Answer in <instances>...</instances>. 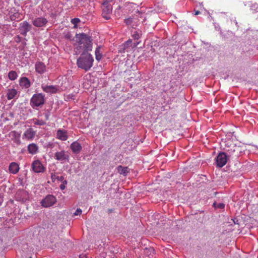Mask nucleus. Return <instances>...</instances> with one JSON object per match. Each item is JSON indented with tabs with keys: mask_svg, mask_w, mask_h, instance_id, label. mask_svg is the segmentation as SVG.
<instances>
[{
	"mask_svg": "<svg viewBox=\"0 0 258 258\" xmlns=\"http://www.w3.org/2000/svg\"><path fill=\"white\" fill-rule=\"evenodd\" d=\"M93 61L94 58L92 55L84 51L77 59V64L79 68L87 71L93 66Z\"/></svg>",
	"mask_w": 258,
	"mask_h": 258,
	"instance_id": "1",
	"label": "nucleus"
},
{
	"mask_svg": "<svg viewBox=\"0 0 258 258\" xmlns=\"http://www.w3.org/2000/svg\"><path fill=\"white\" fill-rule=\"evenodd\" d=\"M77 42L78 43V47L84 52H88L92 50V40L88 35L82 33L76 35Z\"/></svg>",
	"mask_w": 258,
	"mask_h": 258,
	"instance_id": "2",
	"label": "nucleus"
},
{
	"mask_svg": "<svg viewBox=\"0 0 258 258\" xmlns=\"http://www.w3.org/2000/svg\"><path fill=\"white\" fill-rule=\"evenodd\" d=\"M44 95L41 93L35 94L31 99L30 103L32 107H38L44 103Z\"/></svg>",
	"mask_w": 258,
	"mask_h": 258,
	"instance_id": "3",
	"label": "nucleus"
},
{
	"mask_svg": "<svg viewBox=\"0 0 258 258\" xmlns=\"http://www.w3.org/2000/svg\"><path fill=\"white\" fill-rule=\"evenodd\" d=\"M54 159L63 163L64 161H69L70 156L67 152L64 150L56 152L54 156Z\"/></svg>",
	"mask_w": 258,
	"mask_h": 258,
	"instance_id": "4",
	"label": "nucleus"
},
{
	"mask_svg": "<svg viewBox=\"0 0 258 258\" xmlns=\"http://www.w3.org/2000/svg\"><path fill=\"white\" fill-rule=\"evenodd\" d=\"M56 201V198L54 196L48 195L41 201V204L44 207H49L53 206Z\"/></svg>",
	"mask_w": 258,
	"mask_h": 258,
	"instance_id": "5",
	"label": "nucleus"
},
{
	"mask_svg": "<svg viewBox=\"0 0 258 258\" xmlns=\"http://www.w3.org/2000/svg\"><path fill=\"white\" fill-rule=\"evenodd\" d=\"M102 5V16L106 20H109L110 18V15L112 13V7L111 5H108V3L105 4L104 1H103Z\"/></svg>",
	"mask_w": 258,
	"mask_h": 258,
	"instance_id": "6",
	"label": "nucleus"
},
{
	"mask_svg": "<svg viewBox=\"0 0 258 258\" xmlns=\"http://www.w3.org/2000/svg\"><path fill=\"white\" fill-rule=\"evenodd\" d=\"M226 151L227 156L237 157L240 153L239 147L234 144L228 147L227 149H226Z\"/></svg>",
	"mask_w": 258,
	"mask_h": 258,
	"instance_id": "7",
	"label": "nucleus"
},
{
	"mask_svg": "<svg viewBox=\"0 0 258 258\" xmlns=\"http://www.w3.org/2000/svg\"><path fill=\"white\" fill-rule=\"evenodd\" d=\"M33 171L35 173H43L45 171V167L41 162L38 160H34L31 165Z\"/></svg>",
	"mask_w": 258,
	"mask_h": 258,
	"instance_id": "8",
	"label": "nucleus"
},
{
	"mask_svg": "<svg viewBox=\"0 0 258 258\" xmlns=\"http://www.w3.org/2000/svg\"><path fill=\"white\" fill-rule=\"evenodd\" d=\"M227 155L225 153H220L216 158V163L218 166L222 167L227 163Z\"/></svg>",
	"mask_w": 258,
	"mask_h": 258,
	"instance_id": "9",
	"label": "nucleus"
},
{
	"mask_svg": "<svg viewBox=\"0 0 258 258\" xmlns=\"http://www.w3.org/2000/svg\"><path fill=\"white\" fill-rule=\"evenodd\" d=\"M36 135V131L31 127L26 130L23 134V139L28 141H32L34 139Z\"/></svg>",
	"mask_w": 258,
	"mask_h": 258,
	"instance_id": "10",
	"label": "nucleus"
},
{
	"mask_svg": "<svg viewBox=\"0 0 258 258\" xmlns=\"http://www.w3.org/2000/svg\"><path fill=\"white\" fill-rule=\"evenodd\" d=\"M31 25L26 21H24L20 24V32L21 34L26 36L27 33L31 29Z\"/></svg>",
	"mask_w": 258,
	"mask_h": 258,
	"instance_id": "11",
	"label": "nucleus"
},
{
	"mask_svg": "<svg viewBox=\"0 0 258 258\" xmlns=\"http://www.w3.org/2000/svg\"><path fill=\"white\" fill-rule=\"evenodd\" d=\"M9 137L17 145H19L21 144L20 134L18 132L15 131H12L9 133Z\"/></svg>",
	"mask_w": 258,
	"mask_h": 258,
	"instance_id": "12",
	"label": "nucleus"
},
{
	"mask_svg": "<svg viewBox=\"0 0 258 258\" xmlns=\"http://www.w3.org/2000/svg\"><path fill=\"white\" fill-rule=\"evenodd\" d=\"M42 89L43 91L47 93H55L58 90L56 86L53 85H42Z\"/></svg>",
	"mask_w": 258,
	"mask_h": 258,
	"instance_id": "13",
	"label": "nucleus"
},
{
	"mask_svg": "<svg viewBox=\"0 0 258 258\" xmlns=\"http://www.w3.org/2000/svg\"><path fill=\"white\" fill-rule=\"evenodd\" d=\"M47 23L46 19L42 17H39L35 19L33 21V24L36 27H43Z\"/></svg>",
	"mask_w": 258,
	"mask_h": 258,
	"instance_id": "14",
	"label": "nucleus"
},
{
	"mask_svg": "<svg viewBox=\"0 0 258 258\" xmlns=\"http://www.w3.org/2000/svg\"><path fill=\"white\" fill-rule=\"evenodd\" d=\"M70 148L74 153L78 154L82 150V147L79 142L75 141L71 144Z\"/></svg>",
	"mask_w": 258,
	"mask_h": 258,
	"instance_id": "15",
	"label": "nucleus"
},
{
	"mask_svg": "<svg viewBox=\"0 0 258 258\" xmlns=\"http://www.w3.org/2000/svg\"><path fill=\"white\" fill-rule=\"evenodd\" d=\"M56 137L58 139L60 140L61 141H66L68 138L67 131L65 130H58L57 131Z\"/></svg>",
	"mask_w": 258,
	"mask_h": 258,
	"instance_id": "16",
	"label": "nucleus"
},
{
	"mask_svg": "<svg viewBox=\"0 0 258 258\" xmlns=\"http://www.w3.org/2000/svg\"><path fill=\"white\" fill-rule=\"evenodd\" d=\"M19 84L22 88L27 89L30 87L31 83L27 77H22L19 80Z\"/></svg>",
	"mask_w": 258,
	"mask_h": 258,
	"instance_id": "17",
	"label": "nucleus"
},
{
	"mask_svg": "<svg viewBox=\"0 0 258 258\" xmlns=\"http://www.w3.org/2000/svg\"><path fill=\"white\" fill-rule=\"evenodd\" d=\"M20 169L18 164L16 162H12L9 166V172L13 174L17 173Z\"/></svg>",
	"mask_w": 258,
	"mask_h": 258,
	"instance_id": "18",
	"label": "nucleus"
},
{
	"mask_svg": "<svg viewBox=\"0 0 258 258\" xmlns=\"http://www.w3.org/2000/svg\"><path fill=\"white\" fill-rule=\"evenodd\" d=\"M35 70L38 73L43 74L46 70L45 65L42 62H38L35 64Z\"/></svg>",
	"mask_w": 258,
	"mask_h": 258,
	"instance_id": "19",
	"label": "nucleus"
},
{
	"mask_svg": "<svg viewBox=\"0 0 258 258\" xmlns=\"http://www.w3.org/2000/svg\"><path fill=\"white\" fill-rule=\"evenodd\" d=\"M27 148L29 153L32 155L36 154L38 150V146L34 143L30 144Z\"/></svg>",
	"mask_w": 258,
	"mask_h": 258,
	"instance_id": "20",
	"label": "nucleus"
},
{
	"mask_svg": "<svg viewBox=\"0 0 258 258\" xmlns=\"http://www.w3.org/2000/svg\"><path fill=\"white\" fill-rule=\"evenodd\" d=\"M17 94V91L15 89H11L8 90L7 96L8 100H11L15 97Z\"/></svg>",
	"mask_w": 258,
	"mask_h": 258,
	"instance_id": "21",
	"label": "nucleus"
},
{
	"mask_svg": "<svg viewBox=\"0 0 258 258\" xmlns=\"http://www.w3.org/2000/svg\"><path fill=\"white\" fill-rule=\"evenodd\" d=\"M118 173L124 175H126L129 172V168L127 167H122L120 165L117 167Z\"/></svg>",
	"mask_w": 258,
	"mask_h": 258,
	"instance_id": "22",
	"label": "nucleus"
},
{
	"mask_svg": "<svg viewBox=\"0 0 258 258\" xmlns=\"http://www.w3.org/2000/svg\"><path fill=\"white\" fill-rule=\"evenodd\" d=\"M18 77V74L16 71H11L8 74V78L11 81L15 80Z\"/></svg>",
	"mask_w": 258,
	"mask_h": 258,
	"instance_id": "23",
	"label": "nucleus"
},
{
	"mask_svg": "<svg viewBox=\"0 0 258 258\" xmlns=\"http://www.w3.org/2000/svg\"><path fill=\"white\" fill-rule=\"evenodd\" d=\"M51 178L52 182H54V181L57 179L59 181H63L64 180V177L62 176H58L56 175L55 173H51Z\"/></svg>",
	"mask_w": 258,
	"mask_h": 258,
	"instance_id": "24",
	"label": "nucleus"
},
{
	"mask_svg": "<svg viewBox=\"0 0 258 258\" xmlns=\"http://www.w3.org/2000/svg\"><path fill=\"white\" fill-rule=\"evenodd\" d=\"M95 57L98 61H99L102 58V53L100 52V46H98L95 50Z\"/></svg>",
	"mask_w": 258,
	"mask_h": 258,
	"instance_id": "25",
	"label": "nucleus"
},
{
	"mask_svg": "<svg viewBox=\"0 0 258 258\" xmlns=\"http://www.w3.org/2000/svg\"><path fill=\"white\" fill-rule=\"evenodd\" d=\"M213 205L215 208L219 209H223L225 207V204L223 203L216 204L215 203L213 204Z\"/></svg>",
	"mask_w": 258,
	"mask_h": 258,
	"instance_id": "26",
	"label": "nucleus"
},
{
	"mask_svg": "<svg viewBox=\"0 0 258 258\" xmlns=\"http://www.w3.org/2000/svg\"><path fill=\"white\" fill-rule=\"evenodd\" d=\"M45 122L42 120H36L34 122V124L38 125H43L45 124Z\"/></svg>",
	"mask_w": 258,
	"mask_h": 258,
	"instance_id": "27",
	"label": "nucleus"
},
{
	"mask_svg": "<svg viewBox=\"0 0 258 258\" xmlns=\"http://www.w3.org/2000/svg\"><path fill=\"white\" fill-rule=\"evenodd\" d=\"M80 22V20L79 18H74L72 19L71 23L75 25H76L78 23ZM75 27H76V26H75Z\"/></svg>",
	"mask_w": 258,
	"mask_h": 258,
	"instance_id": "28",
	"label": "nucleus"
},
{
	"mask_svg": "<svg viewBox=\"0 0 258 258\" xmlns=\"http://www.w3.org/2000/svg\"><path fill=\"white\" fill-rule=\"evenodd\" d=\"M125 23L128 26L131 25L132 23L133 22V19L132 18H128L127 19L124 20Z\"/></svg>",
	"mask_w": 258,
	"mask_h": 258,
	"instance_id": "29",
	"label": "nucleus"
},
{
	"mask_svg": "<svg viewBox=\"0 0 258 258\" xmlns=\"http://www.w3.org/2000/svg\"><path fill=\"white\" fill-rule=\"evenodd\" d=\"M63 183L60 184V188L61 189V190H63L65 189L66 188V184H67V181L66 180H63Z\"/></svg>",
	"mask_w": 258,
	"mask_h": 258,
	"instance_id": "30",
	"label": "nucleus"
},
{
	"mask_svg": "<svg viewBox=\"0 0 258 258\" xmlns=\"http://www.w3.org/2000/svg\"><path fill=\"white\" fill-rule=\"evenodd\" d=\"M82 213V210L80 209H77L75 212L74 213V215H80Z\"/></svg>",
	"mask_w": 258,
	"mask_h": 258,
	"instance_id": "31",
	"label": "nucleus"
},
{
	"mask_svg": "<svg viewBox=\"0 0 258 258\" xmlns=\"http://www.w3.org/2000/svg\"><path fill=\"white\" fill-rule=\"evenodd\" d=\"M133 37L135 39H138L140 37L139 34L137 32H135V33L133 34Z\"/></svg>",
	"mask_w": 258,
	"mask_h": 258,
	"instance_id": "32",
	"label": "nucleus"
},
{
	"mask_svg": "<svg viewBox=\"0 0 258 258\" xmlns=\"http://www.w3.org/2000/svg\"><path fill=\"white\" fill-rule=\"evenodd\" d=\"M45 116L46 120H48L49 118V115L47 113H45Z\"/></svg>",
	"mask_w": 258,
	"mask_h": 258,
	"instance_id": "33",
	"label": "nucleus"
},
{
	"mask_svg": "<svg viewBox=\"0 0 258 258\" xmlns=\"http://www.w3.org/2000/svg\"><path fill=\"white\" fill-rule=\"evenodd\" d=\"M200 14V12L198 10L195 11V15H198Z\"/></svg>",
	"mask_w": 258,
	"mask_h": 258,
	"instance_id": "34",
	"label": "nucleus"
},
{
	"mask_svg": "<svg viewBox=\"0 0 258 258\" xmlns=\"http://www.w3.org/2000/svg\"><path fill=\"white\" fill-rule=\"evenodd\" d=\"M131 42H132L131 40H128L127 41H126V43L127 45H128V44L131 43Z\"/></svg>",
	"mask_w": 258,
	"mask_h": 258,
	"instance_id": "35",
	"label": "nucleus"
},
{
	"mask_svg": "<svg viewBox=\"0 0 258 258\" xmlns=\"http://www.w3.org/2000/svg\"><path fill=\"white\" fill-rule=\"evenodd\" d=\"M2 202H3V200L1 198H0V205L2 203Z\"/></svg>",
	"mask_w": 258,
	"mask_h": 258,
	"instance_id": "36",
	"label": "nucleus"
}]
</instances>
